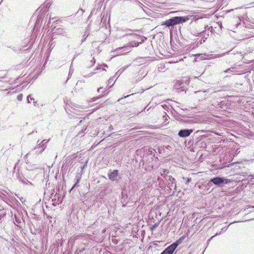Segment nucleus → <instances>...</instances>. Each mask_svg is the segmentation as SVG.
I'll return each instance as SVG.
<instances>
[{"label":"nucleus","instance_id":"5701e85b","mask_svg":"<svg viewBox=\"0 0 254 254\" xmlns=\"http://www.w3.org/2000/svg\"><path fill=\"white\" fill-rule=\"evenodd\" d=\"M157 226H158L157 224H155L154 225H153V226H151V229L153 230V229H155Z\"/></svg>","mask_w":254,"mask_h":254},{"label":"nucleus","instance_id":"aec40b11","mask_svg":"<svg viewBox=\"0 0 254 254\" xmlns=\"http://www.w3.org/2000/svg\"><path fill=\"white\" fill-rule=\"evenodd\" d=\"M22 94H19L17 95V99L18 100V101H21L22 99Z\"/></svg>","mask_w":254,"mask_h":254},{"label":"nucleus","instance_id":"4be33fe9","mask_svg":"<svg viewBox=\"0 0 254 254\" xmlns=\"http://www.w3.org/2000/svg\"><path fill=\"white\" fill-rule=\"evenodd\" d=\"M229 53V52H226V53H223V54H221V55H218L217 56V57H222V56H223L225 55L226 54H227V53Z\"/></svg>","mask_w":254,"mask_h":254},{"label":"nucleus","instance_id":"a211bd4d","mask_svg":"<svg viewBox=\"0 0 254 254\" xmlns=\"http://www.w3.org/2000/svg\"><path fill=\"white\" fill-rule=\"evenodd\" d=\"M40 149L41 148H39V149H37L36 150H34V149H33V152L34 153V154H40V153H39V151H40Z\"/></svg>","mask_w":254,"mask_h":254},{"label":"nucleus","instance_id":"f8f14e48","mask_svg":"<svg viewBox=\"0 0 254 254\" xmlns=\"http://www.w3.org/2000/svg\"><path fill=\"white\" fill-rule=\"evenodd\" d=\"M6 212L4 210H0V223L2 222L5 218Z\"/></svg>","mask_w":254,"mask_h":254},{"label":"nucleus","instance_id":"f257e3e1","mask_svg":"<svg viewBox=\"0 0 254 254\" xmlns=\"http://www.w3.org/2000/svg\"><path fill=\"white\" fill-rule=\"evenodd\" d=\"M188 20L189 18L188 16H175L165 21L162 23V25L170 27L175 25L184 23Z\"/></svg>","mask_w":254,"mask_h":254},{"label":"nucleus","instance_id":"c9c22d12","mask_svg":"<svg viewBox=\"0 0 254 254\" xmlns=\"http://www.w3.org/2000/svg\"><path fill=\"white\" fill-rule=\"evenodd\" d=\"M28 154H29V153H27V154L26 155V156H26V157H27V156H28Z\"/></svg>","mask_w":254,"mask_h":254},{"label":"nucleus","instance_id":"72a5a7b5","mask_svg":"<svg viewBox=\"0 0 254 254\" xmlns=\"http://www.w3.org/2000/svg\"><path fill=\"white\" fill-rule=\"evenodd\" d=\"M37 132V130H34V131H33L32 132H31V133H29V135L32 134L33 133H34V132Z\"/></svg>","mask_w":254,"mask_h":254},{"label":"nucleus","instance_id":"c85d7f7f","mask_svg":"<svg viewBox=\"0 0 254 254\" xmlns=\"http://www.w3.org/2000/svg\"><path fill=\"white\" fill-rule=\"evenodd\" d=\"M228 227L223 228L221 230L223 231H226L227 230Z\"/></svg>","mask_w":254,"mask_h":254},{"label":"nucleus","instance_id":"4468645a","mask_svg":"<svg viewBox=\"0 0 254 254\" xmlns=\"http://www.w3.org/2000/svg\"><path fill=\"white\" fill-rule=\"evenodd\" d=\"M169 171L167 169H161L160 170V174L161 175L164 177V176H166L167 175H165V174H168Z\"/></svg>","mask_w":254,"mask_h":254},{"label":"nucleus","instance_id":"ddd939ff","mask_svg":"<svg viewBox=\"0 0 254 254\" xmlns=\"http://www.w3.org/2000/svg\"><path fill=\"white\" fill-rule=\"evenodd\" d=\"M236 72V70L235 67H231L224 71V72L228 73H232Z\"/></svg>","mask_w":254,"mask_h":254},{"label":"nucleus","instance_id":"412c9836","mask_svg":"<svg viewBox=\"0 0 254 254\" xmlns=\"http://www.w3.org/2000/svg\"><path fill=\"white\" fill-rule=\"evenodd\" d=\"M221 234V231L219 232H217L215 234V235L212 236L209 240H208V241H209L210 240H211L213 237H214L215 236L219 235Z\"/></svg>","mask_w":254,"mask_h":254},{"label":"nucleus","instance_id":"4c0bfd02","mask_svg":"<svg viewBox=\"0 0 254 254\" xmlns=\"http://www.w3.org/2000/svg\"><path fill=\"white\" fill-rule=\"evenodd\" d=\"M94 99H95V98H93V101H95V100Z\"/></svg>","mask_w":254,"mask_h":254},{"label":"nucleus","instance_id":"cd10ccee","mask_svg":"<svg viewBox=\"0 0 254 254\" xmlns=\"http://www.w3.org/2000/svg\"><path fill=\"white\" fill-rule=\"evenodd\" d=\"M129 95H127V96H124L123 98H122L121 99H119L118 100V102L120 101L121 99H123V98H127V97H128Z\"/></svg>","mask_w":254,"mask_h":254},{"label":"nucleus","instance_id":"1a4fd4ad","mask_svg":"<svg viewBox=\"0 0 254 254\" xmlns=\"http://www.w3.org/2000/svg\"><path fill=\"white\" fill-rule=\"evenodd\" d=\"M119 174V171L117 170H114L113 172L108 174L109 179L111 181L116 180Z\"/></svg>","mask_w":254,"mask_h":254},{"label":"nucleus","instance_id":"20e7f679","mask_svg":"<svg viewBox=\"0 0 254 254\" xmlns=\"http://www.w3.org/2000/svg\"><path fill=\"white\" fill-rule=\"evenodd\" d=\"M193 129H181L178 132V136L180 137H187L190 135V134L193 132Z\"/></svg>","mask_w":254,"mask_h":254},{"label":"nucleus","instance_id":"2f4dec72","mask_svg":"<svg viewBox=\"0 0 254 254\" xmlns=\"http://www.w3.org/2000/svg\"><path fill=\"white\" fill-rule=\"evenodd\" d=\"M102 65L104 67H108V65L106 64H102Z\"/></svg>","mask_w":254,"mask_h":254},{"label":"nucleus","instance_id":"39448f33","mask_svg":"<svg viewBox=\"0 0 254 254\" xmlns=\"http://www.w3.org/2000/svg\"><path fill=\"white\" fill-rule=\"evenodd\" d=\"M55 33L58 35H61L63 36L67 37L68 38H69L70 37V34H69L67 30L64 29L58 28L56 30Z\"/></svg>","mask_w":254,"mask_h":254},{"label":"nucleus","instance_id":"423d86ee","mask_svg":"<svg viewBox=\"0 0 254 254\" xmlns=\"http://www.w3.org/2000/svg\"><path fill=\"white\" fill-rule=\"evenodd\" d=\"M49 140L44 139L40 143H38L37 146L34 148V150L41 148L39 153H42L46 148V144L49 142Z\"/></svg>","mask_w":254,"mask_h":254},{"label":"nucleus","instance_id":"f704fd0d","mask_svg":"<svg viewBox=\"0 0 254 254\" xmlns=\"http://www.w3.org/2000/svg\"><path fill=\"white\" fill-rule=\"evenodd\" d=\"M178 84H179V85H178L179 86H181V81H178Z\"/></svg>","mask_w":254,"mask_h":254},{"label":"nucleus","instance_id":"f03ea898","mask_svg":"<svg viewBox=\"0 0 254 254\" xmlns=\"http://www.w3.org/2000/svg\"><path fill=\"white\" fill-rule=\"evenodd\" d=\"M231 182L229 179H227L224 177H215L211 178L209 181V184L212 183L217 187H221L224 186L225 185L228 184Z\"/></svg>","mask_w":254,"mask_h":254},{"label":"nucleus","instance_id":"c756f323","mask_svg":"<svg viewBox=\"0 0 254 254\" xmlns=\"http://www.w3.org/2000/svg\"><path fill=\"white\" fill-rule=\"evenodd\" d=\"M87 36H88V34H87V35H86V34H85L84 35V39L82 40V42H83L84 41H85V40L86 39V38L87 37Z\"/></svg>","mask_w":254,"mask_h":254},{"label":"nucleus","instance_id":"6ab92c4d","mask_svg":"<svg viewBox=\"0 0 254 254\" xmlns=\"http://www.w3.org/2000/svg\"><path fill=\"white\" fill-rule=\"evenodd\" d=\"M33 100H34V99L31 97V95H29L27 97V100L28 103H30V100L31 101Z\"/></svg>","mask_w":254,"mask_h":254},{"label":"nucleus","instance_id":"473e14b6","mask_svg":"<svg viewBox=\"0 0 254 254\" xmlns=\"http://www.w3.org/2000/svg\"><path fill=\"white\" fill-rule=\"evenodd\" d=\"M101 89H102V87H100V88H99L97 89V92H101V90H101Z\"/></svg>","mask_w":254,"mask_h":254},{"label":"nucleus","instance_id":"0eeeda50","mask_svg":"<svg viewBox=\"0 0 254 254\" xmlns=\"http://www.w3.org/2000/svg\"><path fill=\"white\" fill-rule=\"evenodd\" d=\"M16 178L17 179L22 183L24 184H27L28 183H30L28 180H27L26 178H25L22 174L21 173H19L18 172L17 173H16Z\"/></svg>","mask_w":254,"mask_h":254},{"label":"nucleus","instance_id":"f3484780","mask_svg":"<svg viewBox=\"0 0 254 254\" xmlns=\"http://www.w3.org/2000/svg\"><path fill=\"white\" fill-rule=\"evenodd\" d=\"M209 92V90L207 89V90H203V91H201V90L197 91L194 92V93H201V94H203L206 92Z\"/></svg>","mask_w":254,"mask_h":254},{"label":"nucleus","instance_id":"a878e982","mask_svg":"<svg viewBox=\"0 0 254 254\" xmlns=\"http://www.w3.org/2000/svg\"><path fill=\"white\" fill-rule=\"evenodd\" d=\"M91 62L92 63L91 66H93L95 63V60L94 58H93V60L91 61Z\"/></svg>","mask_w":254,"mask_h":254},{"label":"nucleus","instance_id":"9b49d317","mask_svg":"<svg viewBox=\"0 0 254 254\" xmlns=\"http://www.w3.org/2000/svg\"><path fill=\"white\" fill-rule=\"evenodd\" d=\"M80 179H81V175H79V174H77L74 179L75 184L73 186V187L71 188V189H70V191H71L75 187H76L77 186H78V184L80 182Z\"/></svg>","mask_w":254,"mask_h":254},{"label":"nucleus","instance_id":"393cba45","mask_svg":"<svg viewBox=\"0 0 254 254\" xmlns=\"http://www.w3.org/2000/svg\"><path fill=\"white\" fill-rule=\"evenodd\" d=\"M112 80H113L112 78H110L108 81V84L110 85L112 83Z\"/></svg>","mask_w":254,"mask_h":254},{"label":"nucleus","instance_id":"dca6fc26","mask_svg":"<svg viewBox=\"0 0 254 254\" xmlns=\"http://www.w3.org/2000/svg\"><path fill=\"white\" fill-rule=\"evenodd\" d=\"M141 43V42H132L131 43H130V45L132 47H137L139 45V44Z\"/></svg>","mask_w":254,"mask_h":254},{"label":"nucleus","instance_id":"b1692460","mask_svg":"<svg viewBox=\"0 0 254 254\" xmlns=\"http://www.w3.org/2000/svg\"><path fill=\"white\" fill-rule=\"evenodd\" d=\"M163 118L164 119V120L166 121L168 120V116L167 115H165V116H163Z\"/></svg>","mask_w":254,"mask_h":254},{"label":"nucleus","instance_id":"e433bc0d","mask_svg":"<svg viewBox=\"0 0 254 254\" xmlns=\"http://www.w3.org/2000/svg\"><path fill=\"white\" fill-rule=\"evenodd\" d=\"M103 70H105L106 71V69L104 68H103Z\"/></svg>","mask_w":254,"mask_h":254},{"label":"nucleus","instance_id":"bb28decb","mask_svg":"<svg viewBox=\"0 0 254 254\" xmlns=\"http://www.w3.org/2000/svg\"><path fill=\"white\" fill-rule=\"evenodd\" d=\"M101 66H102V65H98V66H97V67H96V70H98V69H101Z\"/></svg>","mask_w":254,"mask_h":254},{"label":"nucleus","instance_id":"9d476101","mask_svg":"<svg viewBox=\"0 0 254 254\" xmlns=\"http://www.w3.org/2000/svg\"><path fill=\"white\" fill-rule=\"evenodd\" d=\"M164 178L168 181H170L172 182V187H173V185L174 184V189L176 190V180L174 178H173L171 176H164Z\"/></svg>","mask_w":254,"mask_h":254},{"label":"nucleus","instance_id":"6e6552de","mask_svg":"<svg viewBox=\"0 0 254 254\" xmlns=\"http://www.w3.org/2000/svg\"><path fill=\"white\" fill-rule=\"evenodd\" d=\"M132 30L129 29H126L124 31L125 33L120 35V38H123L125 36H131L133 38H135V37H137V35L136 34H133V33H131V32H132Z\"/></svg>","mask_w":254,"mask_h":254},{"label":"nucleus","instance_id":"7c9ffc66","mask_svg":"<svg viewBox=\"0 0 254 254\" xmlns=\"http://www.w3.org/2000/svg\"><path fill=\"white\" fill-rule=\"evenodd\" d=\"M191 181V179L190 178H188V180H187V181L186 182V184H188L189 183V182H190Z\"/></svg>","mask_w":254,"mask_h":254},{"label":"nucleus","instance_id":"2eb2a0df","mask_svg":"<svg viewBox=\"0 0 254 254\" xmlns=\"http://www.w3.org/2000/svg\"><path fill=\"white\" fill-rule=\"evenodd\" d=\"M184 121L185 123L189 124H192L195 123L194 121V120L191 119H187L186 120H184Z\"/></svg>","mask_w":254,"mask_h":254},{"label":"nucleus","instance_id":"7ed1b4c3","mask_svg":"<svg viewBox=\"0 0 254 254\" xmlns=\"http://www.w3.org/2000/svg\"><path fill=\"white\" fill-rule=\"evenodd\" d=\"M179 244V242L176 241L166 248L160 254H173Z\"/></svg>","mask_w":254,"mask_h":254}]
</instances>
